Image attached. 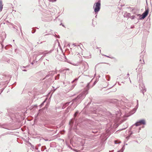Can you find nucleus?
<instances>
[{"label": "nucleus", "mask_w": 152, "mask_h": 152, "mask_svg": "<svg viewBox=\"0 0 152 152\" xmlns=\"http://www.w3.org/2000/svg\"><path fill=\"white\" fill-rule=\"evenodd\" d=\"M78 113L79 112H78V111H77L75 113V114H74V116L76 117L77 115V114H78Z\"/></svg>", "instance_id": "obj_20"}, {"label": "nucleus", "mask_w": 152, "mask_h": 152, "mask_svg": "<svg viewBox=\"0 0 152 152\" xmlns=\"http://www.w3.org/2000/svg\"><path fill=\"white\" fill-rule=\"evenodd\" d=\"M83 65L85 66V68L84 69V71H86L88 68V64L86 62L83 63Z\"/></svg>", "instance_id": "obj_8"}, {"label": "nucleus", "mask_w": 152, "mask_h": 152, "mask_svg": "<svg viewBox=\"0 0 152 152\" xmlns=\"http://www.w3.org/2000/svg\"><path fill=\"white\" fill-rule=\"evenodd\" d=\"M3 89H3L2 90V91H1V92H2V91H3Z\"/></svg>", "instance_id": "obj_34"}, {"label": "nucleus", "mask_w": 152, "mask_h": 152, "mask_svg": "<svg viewBox=\"0 0 152 152\" xmlns=\"http://www.w3.org/2000/svg\"><path fill=\"white\" fill-rule=\"evenodd\" d=\"M127 75L129 76V74L128 73L127 74Z\"/></svg>", "instance_id": "obj_35"}, {"label": "nucleus", "mask_w": 152, "mask_h": 152, "mask_svg": "<svg viewBox=\"0 0 152 152\" xmlns=\"http://www.w3.org/2000/svg\"><path fill=\"white\" fill-rule=\"evenodd\" d=\"M74 81H75V80H73L72 82V83H73Z\"/></svg>", "instance_id": "obj_28"}, {"label": "nucleus", "mask_w": 152, "mask_h": 152, "mask_svg": "<svg viewBox=\"0 0 152 152\" xmlns=\"http://www.w3.org/2000/svg\"><path fill=\"white\" fill-rule=\"evenodd\" d=\"M77 104H76V105H75V107H74V108H75L77 106Z\"/></svg>", "instance_id": "obj_27"}, {"label": "nucleus", "mask_w": 152, "mask_h": 152, "mask_svg": "<svg viewBox=\"0 0 152 152\" xmlns=\"http://www.w3.org/2000/svg\"><path fill=\"white\" fill-rule=\"evenodd\" d=\"M51 51H52L51 50H50V51L48 52V53L43 52H38L35 55H36L37 56H39V55H42V54H43V56L44 57H45L46 56L47 54L48 53H51Z\"/></svg>", "instance_id": "obj_5"}, {"label": "nucleus", "mask_w": 152, "mask_h": 152, "mask_svg": "<svg viewBox=\"0 0 152 152\" xmlns=\"http://www.w3.org/2000/svg\"><path fill=\"white\" fill-rule=\"evenodd\" d=\"M39 145L40 146V145Z\"/></svg>", "instance_id": "obj_41"}, {"label": "nucleus", "mask_w": 152, "mask_h": 152, "mask_svg": "<svg viewBox=\"0 0 152 152\" xmlns=\"http://www.w3.org/2000/svg\"><path fill=\"white\" fill-rule=\"evenodd\" d=\"M3 5L1 0H0V10L1 11L3 8Z\"/></svg>", "instance_id": "obj_9"}, {"label": "nucleus", "mask_w": 152, "mask_h": 152, "mask_svg": "<svg viewBox=\"0 0 152 152\" xmlns=\"http://www.w3.org/2000/svg\"><path fill=\"white\" fill-rule=\"evenodd\" d=\"M146 124V121L144 119L140 120L137 121L135 124L133 125L136 126H138L141 125H145Z\"/></svg>", "instance_id": "obj_3"}, {"label": "nucleus", "mask_w": 152, "mask_h": 152, "mask_svg": "<svg viewBox=\"0 0 152 152\" xmlns=\"http://www.w3.org/2000/svg\"><path fill=\"white\" fill-rule=\"evenodd\" d=\"M137 109L136 108H134L133 110L130 112V113L132 114H134L136 111Z\"/></svg>", "instance_id": "obj_12"}, {"label": "nucleus", "mask_w": 152, "mask_h": 152, "mask_svg": "<svg viewBox=\"0 0 152 152\" xmlns=\"http://www.w3.org/2000/svg\"><path fill=\"white\" fill-rule=\"evenodd\" d=\"M124 149V146H123L121 150L118 151L117 152H123Z\"/></svg>", "instance_id": "obj_13"}, {"label": "nucleus", "mask_w": 152, "mask_h": 152, "mask_svg": "<svg viewBox=\"0 0 152 152\" xmlns=\"http://www.w3.org/2000/svg\"><path fill=\"white\" fill-rule=\"evenodd\" d=\"M46 148L45 147V146H42V148H41V150L42 151H44V150Z\"/></svg>", "instance_id": "obj_14"}, {"label": "nucleus", "mask_w": 152, "mask_h": 152, "mask_svg": "<svg viewBox=\"0 0 152 152\" xmlns=\"http://www.w3.org/2000/svg\"><path fill=\"white\" fill-rule=\"evenodd\" d=\"M70 102H67L64 104L62 107V109H64L66 107L69 105Z\"/></svg>", "instance_id": "obj_11"}, {"label": "nucleus", "mask_w": 152, "mask_h": 152, "mask_svg": "<svg viewBox=\"0 0 152 152\" xmlns=\"http://www.w3.org/2000/svg\"><path fill=\"white\" fill-rule=\"evenodd\" d=\"M59 75L58 74L56 77H55V79L57 80L59 79Z\"/></svg>", "instance_id": "obj_19"}, {"label": "nucleus", "mask_w": 152, "mask_h": 152, "mask_svg": "<svg viewBox=\"0 0 152 152\" xmlns=\"http://www.w3.org/2000/svg\"><path fill=\"white\" fill-rule=\"evenodd\" d=\"M135 18V16L134 15L132 16H131V17H130V18L132 20L134 19Z\"/></svg>", "instance_id": "obj_17"}, {"label": "nucleus", "mask_w": 152, "mask_h": 152, "mask_svg": "<svg viewBox=\"0 0 152 152\" xmlns=\"http://www.w3.org/2000/svg\"><path fill=\"white\" fill-rule=\"evenodd\" d=\"M115 143V144H118L120 143V142H118V141L117 140H115L114 141Z\"/></svg>", "instance_id": "obj_18"}, {"label": "nucleus", "mask_w": 152, "mask_h": 152, "mask_svg": "<svg viewBox=\"0 0 152 152\" xmlns=\"http://www.w3.org/2000/svg\"><path fill=\"white\" fill-rule=\"evenodd\" d=\"M4 40V39H2V40L3 41Z\"/></svg>", "instance_id": "obj_38"}, {"label": "nucleus", "mask_w": 152, "mask_h": 152, "mask_svg": "<svg viewBox=\"0 0 152 152\" xmlns=\"http://www.w3.org/2000/svg\"><path fill=\"white\" fill-rule=\"evenodd\" d=\"M35 149H38V148H37V147H35Z\"/></svg>", "instance_id": "obj_33"}, {"label": "nucleus", "mask_w": 152, "mask_h": 152, "mask_svg": "<svg viewBox=\"0 0 152 152\" xmlns=\"http://www.w3.org/2000/svg\"><path fill=\"white\" fill-rule=\"evenodd\" d=\"M131 16L130 14L126 12L124 14V17L129 18Z\"/></svg>", "instance_id": "obj_10"}, {"label": "nucleus", "mask_w": 152, "mask_h": 152, "mask_svg": "<svg viewBox=\"0 0 152 152\" xmlns=\"http://www.w3.org/2000/svg\"><path fill=\"white\" fill-rule=\"evenodd\" d=\"M137 15V16H138V15H139V16H141V15Z\"/></svg>", "instance_id": "obj_32"}, {"label": "nucleus", "mask_w": 152, "mask_h": 152, "mask_svg": "<svg viewBox=\"0 0 152 152\" xmlns=\"http://www.w3.org/2000/svg\"><path fill=\"white\" fill-rule=\"evenodd\" d=\"M101 50H100V52H101Z\"/></svg>", "instance_id": "obj_39"}, {"label": "nucleus", "mask_w": 152, "mask_h": 152, "mask_svg": "<svg viewBox=\"0 0 152 152\" xmlns=\"http://www.w3.org/2000/svg\"><path fill=\"white\" fill-rule=\"evenodd\" d=\"M71 107H70V106L69 107L67 108V110H68L69 109H70V108Z\"/></svg>", "instance_id": "obj_23"}, {"label": "nucleus", "mask_w": 152, "mask_h": 152, "mask_svg": "<svg viewBox=\"0 0 152 152\" xmlns=\"http://www.w3.org/2000/svg\"><path fill=\"white\" fill-rule=\"evenodd\" d=\"M88 93V90H85L83 92L80 94L76 98L72 100V103L71 107L73 105L74 103L77 102V103L80 102L85 97L86 95Z\"/></svg>", "instance_id": "obj_1"}, {"label": "nucleus", "mask_w": 152, "mask_h": 152, "mask_svg": "<svg viewBox=\"0 0 152 152\" xmlns=\"http://www.w3.org/2000/svg\"><path fill=\"white\" fill-rule=\"evenodd\" d=\"M45 140L46 141H47L48 140L47 139Z\"/></svg>", "instance_id": "obj_31"}, {"label": "nucleus", "mask_w": 152, "mask_h": 152, "mask_svg": "<svg viewBox=\"0 0 152 152\" xmlns=\"http://www.w3.org/2000/svg\"><path fill=\"white\" fill-rule=\"evenodd\" d=\"M64 70H69V69L68 68L67 69H64Z\"/></svg>", "instance_id": "obj_24"}, {"label": "nucleus", "mask_w": 152, "mask_h": 152, "mask_svg": "<svg viewBox=\"0 0 152 152\" xmlns=\"http://www.w3.org/2000/svg\"><path fill=\"white\" fill-rule=\"evenodd\" d=\"M140 89L141 90V91H142L143 95H144V93L146 92V89L145 88L143 84H142L141 85H140Z\"/></svg>", "instance_id": "obj_6"}, {"label": "nucleus", "mask_w": 152, "mask_h": 152, "mask_svg": "<svg viewBox=\"0 0 152 152\" xmlns=\"http://www.w3.org/2000/svg\"><path fill=\"white\" fill-rule=\"evenodd\" d=\"M104 55V56H106V57H109V56H106V55Z\"/></svg>", "instance_id": "obj_25"}, {"label": "nucleus", "mask_w": 152, "mask_h": 152, "mask_svg": "<svg viewBox=\"0 0 152 152\" xmlns=\"http://www.w3.org/2000/svg\"><path fill=\"white\" fill-rule=\"evenodd\" d=\"M31 64L33 65L34 64V63L33 62H32Z\"/></svg>", "instance_id": "obj_29"}, {"label": "nucleus", "mask_w": 152, "mask_h": 152, "mask_svg": "<svg viewBox=\"0 0 152 152\" xmlns=\"http://www.w3.org/2000/svg\"><path fill=\"white\" fill-rule=\"evenodd\" d=\"M100 1H98L97 2L95 3L93 7L94 8L95 6V8H94V11L96 13H97L100 10Z\"/></svg>", "instance_id": "obj_2"}, {"label": "nucleus", "mask_w": 152, "mask_h": 152, "mask_svg": "<svg viewBox=\"0 0 152 152\" xmlns=\"http://www.w3.org/2000/svg\"><path fill=\"white\" fill-rule=\"evenodd\" d=\"M138 106V100H137V105L136 106V107L135 108H136L137 109V108Z\"/></svg>", "instance_id": "obj_16"}, {"label": "nucleus", "mask_w": 152, "mask_h": 152, "mask_svg": "<svg viewBox=\"0 0 152 152\" xmlns=\"http://www.w3.org/2000/svg\"><path fill=\"white\" fill-rule=\"evenodd\" d=\"M25 68V67L23 66H21V69L23 71H26V70H24V69H23V68Z\"/></svg>", "instance_id": "obj_15"}, {"label": "nucleus", "mask_w": 152, "mask_h": 152, "mask_svg": "<svg viewBox=\"0 0 152 152\" xmlns=\"http://www.w3.org/2000/svg\"><path fill=\"white\" fill-rule=\"evenodd\" d=\"M34 55L36 56L35 57V60L37 61L38 60H42L43 59V56H42L41 57H39V56H37L36 55H35V54Z\"/></svg>", "instance_id": "obj_7"}, {"label": "nucleus", "mask_w": 152, "mask_h": 152, "mask_svg": "<svg viewBox=\"0 0 152 152\" xmlns=\"http://www.w3.org/2000/svg\"><path fill=\"white\" fill-rule=\"evenodd\" d=\"M107 77H109V79H107V80H108V81H109L110 80V77H109V76H106V77H107Z\"/></svg>", "instance_id": "obj_21"}, {"label": "nucleus", "mask_w": 152, "mask_h": 152, "mask_svg": "<svg viewBox=\"0 0 152 152\" xmlns=\"http://www.w3.org/2000/svg\"><path fill=\"white\" fill-rule=\"evenodd\" d=\"M73 65H75V66H77V65L75 64H72Z\"/></svg>", "instance_id": "obj_26"}, {"label": "nucleus", "mask_w": 152, "mask_h": 152, "mask_svg": "<svg viewBox=\"0 0 152 152\" xmlns=\"http://www.w3.org/2000/svg\"><path fill=\"white\" fill-rule=\"evenodd\" d=\"M72 121H70V122H69V123H71V122H72Z\"/></svg>", "instance_id": "obj_37"}, {"label": "nucleus", "mask_w": 152, "mask_h": 152, "mask_svg": "<svg viewBox=\"0 0 152 152\" xmlns=\"http://www.w3.org/2000/svg\"><path fill=\"white\" fill-rule=\"evenodd\" d=\"M45 102V101H44V102H42V103L40 105V106H42L44 104V103Z\"/></svg>", "instance_id": "obj_22"}, {"label": "nucleus", "mask_w": 152, "mask_h": 152, "mask_svg": "<svg viewBox=\"0 0 152 152\" xmlns=\"http://www.w3.org/2000/svg\"><path fill=\"white\" fill-rule=\"evenodd\" d=\"M34 147H35L34 146H33V148H34Z\"/></svg>", "instance_id": "obj_36"}, {"label": "nucleus", "mask_w": 152, "mask_h": 152, "mask_svg": "<svg viewBox=\"0 0 152 152\" xmlns=\"http://www.w3.org/2000/svg\"><path fill=\"white\" fill-rule=\"evenodd\" d=\"M77 80V79H75L74 80H75V81Z\"/></svg>", "instance_id": "obj_30"}, {"label": "nucleus", "mask_w": 152, "mask_h": 152, "mask_svg": "<svg viewBox=\"0 0 152 152\" xmlns=\"http://www.w3.org/2000/svg\"><path fill=\"white\" fill-rule=\"evenodd\" d=\"M148 8L147 9H146L145 11L142 14V17L141 18H140V20H141L142 19H144L146 17L148 13Z\"/></svg>", "instance_id": "obj_4"}, {"label": "nucleus", "mask_w": 152, "mask_h": 152, "mask_svg": "<svg viewBox=\"0 0 152 152\" xmlns=\"http://www.w3.org/2000/svg\"><path fill=\"white\" fill-rule=\"evenodd\" d=\"M95 82H94V84H95Z\"/></svg>", "instance_id": "obj_40"}]
</instances>
